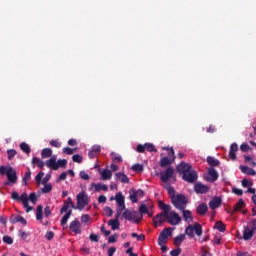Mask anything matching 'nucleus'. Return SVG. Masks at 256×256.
I'll use <instances>...</instances> for the list:
<instances>
[{
    "label": "nucleus",
    "mask_w": 256,
    "mask_h": 256,
    "mask_svg": "<svg viewBox=\"0 0 256 256\" xmlns=\"http://www.w3.org/2000/svg\"><path fill=\"white\" fill-rule=\"evenodd\" d=\"M11 199H13V201H21L23 207L26 209V213H29L33 211V207L29 206V201H31V203H37V194L32 192L28 196L27 193L24 192L19 196V193L12 192Z\"/></svg>",
    "instance_id": "nucleus-1"
},
{
    "label": "nucleus",
    "mask_w": 256,
    "mask_h": 256,
    "mask_svg": "<svg viewBox=\"0 0 256 256\" xmlns=\"http://www.w3.org/2000/svg\"><path fill=\"white\" fill-rule=\"evenodd\" d=\"M158 207L161 211L165 212L166 221L169 225H179V223H181V216H179V213L171 211V205L165 204L163 201L159 200Z\"/></svg>",
    "instance_id": "nucleus-2"
},
{
    "label": "nucleus",
    "mask_w": 256,
    "mask_h": 256,
    "mask_svg": "<svg viewBox=\"0 0 256 256\" xmlns=\"http://www.w3.org/2000/svg\"><path fill=\"white\" fill-rule=\"evenodd\" d=\"M0 175H6L8 181L5 182V185L17 183V171L11 166H0Z\"/></svg>",
    "instance_id": "nucleus-3"
},
{
    "label": "nucleus",
    "mask_w": 256,
    "mask_h": 256,
    "mask_svg": "<svg viewBox=\"0 0 256 256\" xmlns=\"http://www.w3.org/2000/svg\"><path fill=\"white\" fill-rule=\"evenodd\" d=\"M46 167L52 169V171H57L60 167H67V159H59L57 161V156H52L48 161H46Z\"/></svg>",
    "instance_id": "nucleus-4"
},
{
    "label": "nucleus",
    "mask_w": 256,
    "mask_h": 256,
    "mask_svg": "<svg viewBox=\"0 0 256 256\" xmlns=\"http://www.w3.org/2000/svg\"><path fill=\"white\" fill-rule=\"evenodd\" d=\"M171 203L176 209H178V211H183L187 208L189 200L185 195L178 194L176 197L172 198Z\"/></svg>",
    "instance_id": "nucleus-5"
},
{
    "label": "nucleus",
    "mask_w": 256,
    "mask_h": 256,
    "mask_svg": "<svg viewBox=\"0 0 256 256\" xmlns=\"http://www.w3.org/2000/svg\"><path fill=\"white\" fill-rule=\"evenodd\" d=\"M185 233L190 239H194L195 235L201 237V235H203V227L199 223H195L194 225H188V227H186L185 229Z\"/></svg>",
    "instance_id": "nucleus-6"
},
{
    "label": "nucleus",
    "mask_w": 256,
    "mask_h": 256,
    "mask_svg": "<svg viewBox=\"0 0 256 256\" xmlns=\"http://www.w3.org/2000/svg\"><path fill=\"white\" fill-rule=\"evenodd\" d=\"M164 151H169L168 156L160 159V167H169L175 161V150L169 147H163Z\"/></svg>",
    "instance_id": "nucleus-7"
},
{
    "label": "nucleus",
    "mask_w": 256,
    "mask_h": 256,
    "mask_svg": "<svg viewBox=\"0 0 256 256\" xmlns=\"http://www.w3.org/2000/svg\"><path fill=\"white\" fill-rule=\"evenodd\" d=\"M138 216H139V213L131 209H126L122 214V217H124L126 221H134V223H137V224L143 221V216H139V217Z\"/></svg>",
    "instance_id": "nucleus-8"
},
{
    "label": "nucleus",
    "mask_w": 256,
    "mask_h": 256,
    "mask_svg": "<svg viewBox=\"0 0 256 256\" xmlns=\"http://www.w3.org/2000/svg\"><path fill=\"white\" fill-rule=\"evenodd\" d=\"M76 201H77V209H79V211H83L85 207L89 205V196H87L85 191H82L77 195Z\"/></svg>",
    "instance_id": "nucleus-9"
},
{
    "label": "nucleus",
    "mask_w": 256,
    "mask_h": 256,
    "mask_svg": "<svg viewBox=\"0 0 256 256\" xmlns=\"http://www.w3.org/2000/svg\"><path fill=\"white\" fill-rule=\"evenodd\" d=\"M171 235H173V228L168 227L163 229L158 237V245L159 246H163L165 244H167V239H169V237H171Z\"/></svg>",
    "instance_id": "nucleus-10"
},
{
    "label": "nucleus",
    "mask_w": 256,
    "mask_h": 256,
    "mask_svg": "<svg viewBox=\"0 0 256 256\" xmlns=\"http://www.w3.org/2000/svg\"><path fill=\"white\" fill-rule=\"evenodd\" d=\"M136 151L138 153H145V151H148L149 153H157V148H155V145L152 143H145L144 145L138 144Z\"/></svg>",
    "instance_id": "nucleus-11"
},
{
    "label": "nucleus",
    "mask_w": 256,
    "mask_h": 256,
    "mask_svg": "<svg viewBox=\"0 0 256 256\" xmlns=\"http://www.w3.org/2000/svg\"><path fill=\"white\" fill-rule=\"evenodd\" d=\"M197 178L198 175L195 170H189L182 175L183 181H187V183H195V181H197Z\"/></svg>",
    "instance_id": "nucleus-12"
},
{
    "label": "nucleus",
    "mask_w": 256,
    "mask_h": 256,
    "mask_svg": "<svg viewBox=\"0 0 256 256\" xmlns=\"http://www.w3.org/2000/svg\"><path fill=\"white\" fill-rule=\"evenodd\" d=\"M153 223H154V227H159L161 225H163V223H165V221H167V216H165V211H162L160 213H158L157 215H155L152 219Z\"/></svg>",
    "instance_id": "nucleus-13"
},
{
    "label": "nucleus",
    "mask_w": 256,
    "mask_h": 256,
    "mask_svg": "<svg viewBox=\"0 0 256 256\" xmlns=\"http://www.w3.org/2000/svg\"><path fill=\"white\" fill-rule=\"evenodd\" d=\"M173 173H175L173 167H168L164 173H161L160 179L162 183H167L173 177Z\"/></svg>",
    "instance_id": "nucleus-14"
},
{
    "label": "nucleus",
    "mask_w": 256,
    "mask_h": 256,
    "mask_svg": "<svg viewBox=\"0 0 256 256\" xmlns=\"http://www.w3.org/2000/svg\"><path fill=\"white\" fill-rule=\"evenodd\" d=\"M81 222L79 220L75 219L70 223L69 229L72 233H75L76 235H81Z\"/></svg>",
    "instance_id": "nucleus-15"
},
{
    "label": "nucleus",
    "mask_w": 256,
    "mask_h": 256,
    "mask_svg": "<svg viewBox=\"0 0 256 256\" xmlns=\"http://www.w3.org/2000/svg\"><path fill=\"white\" fill-rule=\"evenodd\" d=\"M194 191L198 195H204L205 193L209 192V186H207L205 184H201V183H196L194 185Z\"/></svg>",
    "instance_id": "nucleus-16"
},
{
    "label": "nucleus",
    "mask_w": 256,
    "mask_h": 256,
    "mask_svg": "<svg viewBox=\"0 0 256 256\" xmlns=\"http://www.w3.org/2000/svg\"><path fill=\"white\" fill-rule=\"evenodd\" d=\"M222 203H223V199H221V197H219V196H216L210 200L209 207L212 210L219 209V207H221Z\"/></svg>",
    "instance_id": "nucleus-17"
},
{
    "label": "nucleus",
    "mask_w": 256,
    "mask_h": 256,
    "mask_svg": "<svg viewBox=\"0 0 256 256\" xmlns=\"http://www.w3.org/2000/svg\"><path fill=\"white\" fill-rule=\"evenodd\" d=\"M208 177V181H210V183H215V181L219 179V173L215 168L211 167L208 169Z\"/></svg>",
    "instance_id": "nucleus-18"
},
{
    "label": "nucleus",
    "mask_w": 256,
    "mask_h": 256,
    "mask_svg": "<svg viewBox=\"0 0 256 256\" xmlns=\"http://www.w3.org/2000/svg\"><path fill=\"white\" fill-rule=\"evenodd\" d=\"M237 151H239V146L237 145V143L231 144L230 151H229V158L232 161L237 160Z\"/></svg>",
    "instance_id": "nucleus-19"
},
{
    "label": "nucleus",
    "mask_w": 256,
    "mask_h": 256,
    "mask_svg": "<svg viewBox=\"0 0 256 256\" xmlns=\"http://www.w3.org/2000/svg\"><path fill=\"white\" fill-rule=\"evenodd\" d=\"M177 171L178 173H181L182 175H185V173H188L189 171H191V165L185 163V162H181L178 166H177Z\"/></svg>",
    "instance_id": "nucleus-20"
},
{
    "label": "nucleus",
    "mask_w": 256,
    "mask_h": 256,
    "mask_svg": "<svg viewBox=\"0 0 256 256\" xmlns=\"http://www.w3.org/2000/svg\"><path fill=\"white\" fill-rule=\"evenodd\" d=\"M100 153H101V146L94 145L92 146L91 150H89L88 157L89 159H95V157H97V155H99Z\"/></svg>",
    "instance_id": "nucleus-21"
},
{
    "label": "nucleus",
    "mask_w": 256,
    "mask_h": 256,
    "mask_svg": "<svg viewBox=\"0 0 256 256\" xmlns=\"http://www.w3.org/2000/svg\"><path fill=\"white\" fill-rule=\"evenodd\" d=\"M254 235H255V232L253 230H250L249 227H244V231H243L244 241H251Z\"/></svg>",
    "instance_id": "nucleus-22"
},
{
    "label": "nucleus",
    "mask_w": 256,
    "mask_h": 256,
    "mask_svg": "<svg viewBox=\"0 0 256 256\" xmlns=\"http://www.w3.org/2000/svg\"><path fill=\"white\" fill-rule=\"evenodd\" d=\"M207 211H209V207H207V204L205 203H201L200 205H198V207L196 208V213L198 215H201L202 217L207 215Z\"/></svg>",
    "instance_id": "nucleus-23"
},
{
    "label": "nucleus",
    "mask_w": 256,
    "mask_h": 256,
    "mask_svg": "<svg viewBox=\"0 0 256 256\" xmlns=\"http://www.w3.org/2000/svg\"><path fill=\"white\" fill-rule=\"evenodd\" d=\"M109 227H111L112 231H117L119 227H121V223L119 222V217H115V219H110L108 221Z\"/></svg>",
    "instance_id": "nucleus-24"
},
{
    "label": "nucleus",
    "mask_w": 256,
    "mask_h": 256,
    "mask_svg": "<svg viewBox=\"0 0 256 256\" xmlns=\"http://www.w3.org/2000/svg\"><path fill=\"white\" fill-rule=\"evenodd\" d=\"M10 223H21L22 225H27V220L22 216H15L14 214H12V216L10 217Z\"/></svg>",
    "instance_id": "nucleus-25"
},
{
    "label": "nucleus",
    "mask_w": 256,
    "mask_h": 256,
    "mask_svg": "<svg viewBox=\"0 0 256 256\" xmlns=\"http://www.w3.org/2000/svg\"><path fill=\"white\" fill-rule=\"evenodd\" d=\"M115 179L116 181H120V183H129V177L123 172H117Z\"/></svg>",
    "instance_id": "nucleus-26"
},
{
    "label": "nucleus",
    "mask_w": 256,
    "mask_h": 256,
    "mask_svg": "<svg viewBox=\"0 0 256 256\" xmlns=\"http://www.w3.org/2000/svg\"><path fill=\"white\" fill-rule=\"evenodd\" d=\"M240 171H242L245 175H251L252 177H255L256 175V171L249 166L240 165Z\"/></svg>",
    "instance_id": "nucleus-27"
},
{
    "label": "nucleus",
    "mask_w": 256,
    "mask_h": 256,
    "mask_svg": "<svg viewBox=\"0 0 256 256\" xmlns=\"http://www.w3.org/2000/svg\"><path fill=\"white\" fill-rule=\"evenodd\" d=\"M243 207H245V201L243 200V198H240L238 202L234 205V209L231 212V215H233V213H237V211H241Z\"/></svg>",
    "instance_id": "nucleus-28"
},
{
    "label": "nucleus",
    "mask_w": 256,
    "mask_h": 256,
    "mask_svg": "<svg viewBox=\"0 0 256 256\" xmlns=\"http://www.w3.org/2000/svg\"><path fill=\"white\" fill-rule=\"evenodd\" d=\"M32 165L33 167H39V169H44L45 168V162L43 160L39 159L38 157H33L32 158Z\"/></svg>",
    "instance_id": "nucleus-29"
},
{
    "label": "nucleus",
    "mask_w": 256,
    "mask_h": 256,
    "mask_svg": "<svg viewBox=\"0 0 256 256\" xmlns=\"http://www.w3.org/2000/svg\"><path fill=\"white\" fill-rule=\"evenodd\" d=\"M208 165H210V167H219L220 163L219 160L215 159V157L213 156H208L206 159Z\"/></svg>",
    "instance_id": "nucleus-30"
},
{
    "label": "nucleus",
    "mask_w": 256,
    "mask_h": 256,
    "mask_svg": "<svg viewBox=\"0 0 256 256\" xmlns=\"http://www.w3.org/2000/svg\"><path fill=\"white\" fill-rule=\"evenodd\" d=\"M42 159H49V157H53V150L51 148H44L41 151Z\"/></svg>",
    "instance_id": "nucleus-31"
},
{
    "label": "nucleus",
    "mask_w": 256,
    "mask_h": 256,
    "mask_svg": "<svg viewBox=\"0 0 256 256\" xmlns=\"http://www.w3.org/2000/svg\"><path fill=\"white\" fill-rule=\"evenodd\" d=\"M101 177H102L103 181H109V179H111L113 177V172H111V170L104 169L101 172Z\"/></svg>",
    "instance_id": "nucleus-32"
},
{
    "label": "nucleus",
    "mask_w": 256,
    "mask_h": 256,
    "mask_svg": "<svg viewBox=\"0 0 256 256\" xmlns=\"http://www.w3.org/2000/svg\"><path fill=\"white\" fill-rule=\"evenodd\" d=\"M91 185H92V187L95 188V191H97V192H99V191H109V187L106 184H101V183L95 184V183H92Z\"/></svg>",
    "instance_id": "nucleus-33"
},
{
    "label": "nucleus",
    "mask_w": 256,
    "mask_h": 256,
    "mask_svg": "<svg viewBox=\"0 0 256 256\" xmlns=\"http://www.w3.org/2000/svg\"><path fill=\"white\" fill-rule=\"evenodd\" d=\"M29 181H31V168H27V172H25L24 177L22 178V182L24 185H29Z\"/></svg>",
    "instance_id": "nucleus-34"
},
{
    "label": "nucleus",
    "mask_w": 256,
    "mask_h": 256,
    "mask_svg": "<svg viewBox=\"0 0 256 256\" xmlns=\"http://www.w3.org/2000/svg\"><path fill=\"white\" fill-rule=\"evenodd\" d=\"M214 229H217L218 231H220V233H225L227 228L225 227L223 221H217L214 225Z\"/></svg>",
    "instance_id": "nucleus-35"
},
{
    "label": "nucleus",
    "mask_w": 256,
    "mask_h": 256,
    "mask_svg": "<svg viewBox=\"0 0 256 256\" xmlns=\"http://www.w3.org/2000/svg\"><path fill=\"white\" fill-rule=\"evenodd\" d=\"M71 215H73V210H69V211L62 217L60 224H61L62 226L67 225V221H69Z\"/></svg>",
    "instance_id": "nucleus-36"
},
{
    "label": "nucleus",
    "mask_w": 256,
    "mask_h": 256,
    "mask_svg": "<svg viewBox=\"0 0 256 256\" xmlns=\"http://www.w3.org/2000/svg\"><path fill=\"white\" fill-rule=\"evenodd\" d=\"M186 237L185 234H180L178 236H176L174 238V245H176V247H179V245H181V243H183V241H185Z\"/></svg>",
    "instance_id": "nucleus-37"
},
{
    "label": "nucleus",
    "mask_w": 256,
    "mask_h": 256,
    "mask_svg": "<svg viewBox=\"0 0 256 256\" xmlns=\"http://www.w3.org/2000/svg\"><path fill=\"white\" fill-rule=\"evenodd\" d=\"M36 220L42 221L43 220V206L38 205L36 208Z\"/></svg>",
    "instance_id": "nucleus-38"
},
{
    "label": "nucleus",
    "mask_w": 256,
    "mask_h": 256,
    "mask_svg": "<svg viewBox=\"0 0 256 256\" xmlns=\"http://www.w3.org/2000/svg\"><path fill=\"white\" fill-rule=\"evenodd\" d=\"M183 214L184 221H193V216L191 215V210H181Z\"/></svg>",
    "instance_id": "nucleus-39"
},
{
    "label": "nucleus",
    "mask_w": 256,
    "mask_h": 256,
    "mask_svg": "<svg viewBox=\"0 0 256 256\" xmlns=\"http://www.w3.org/2000/svg\"><path fill=\"white\" fill-rule=\"evenodd\" d=\"M20 149L21 151H23V153H26V155H29V153H31V147L25 142H22L20 144Z\"/></svg>",
    "instance_id": "nucleus-40"
},
{
    "label": "nucleus",
    "mask_w": 256,
    "mask_h": 256,
    "mask_svg": "<svg viewBox=\"0 0 256 256\" xmlns=\"http://www.w3.org/2000/svg\"><path fill=\"white\" fill-rule=\"evenodd\" d=\"M126 210H127V208L125 206V203L118 204L115 217H121L123 211H126Z\"/></svg>",
    "instance_id": "nucleus-41"
},
{
    "label": "nucleus",
    "mask_w": 256,
    "mask_h": 256,
    "mask_svg": "<svg viewBox=\"0 0 256 256\" xmlns=\"http://www.w3.org/2000/svg\"><path fill=\"white\" fill-rule=\"evenodd\" d=\"M132 171H135L136 173H143L145 171V168L143 167V164L136 163L131 167Z\"/></svg>",
    "instance_id": "nucleus-42"
},
{
    "label": "nucleus",
    "mask_w": 256,
    "mask_h": 256,
    "mask_svg": "<svg viewBox=\"0 0 256 256\" xmlns=\"http://www.w3.org/2000/svg\"><path fill=\"white\" fill-rule=\"evenodd\" d=\"M117 205H121L125 203V196L121 192L117 193L115 196Z\"/></svg>",
    "instance_id": "nucleus-43"
},
{
    "label": "nucleus",
    "mask_w": 256,
    "mask_h": 256,
    "mask_svg": "<svg viewBox=\"0 0 256 256\" xmlns=\"http://www.w3.org/2000/svg\"><path fill=\"white\" fill-rule=\"evenodd\" d=\"M139 213L143 217V215H147L149 213V207L145 204H141L139 207Z\"/></svg>",
    "instance_id": "nucleus-44"
},
{
    "label": "nucleus",
    "mask_w": 256,
    "mask_h": 256,
    "mask_svg": "<svg viewBox=\"0 0 256 256\" xmlns=\"http://www.w3.org/2000/svg\"><path fill=\"white\" fill-rule=\"evenodd\" d=\"M167 192H168V195H169L171 201H172L173 199H175V197H177V195H175V188H174L173 186H169V187L167 188Z\"/></svg>",
    "instance_id": "nucleus-45"
},
{
    "label": "nucleus",
    "mask_w": 256,
    "mask_h": 256,
    "mask_svg": "<svg viewBox=\"0 0 256 256\" xmlns=\"http://www.w3.org/2000/svg\"><path fill=\"white\" fill-rule=\"evenodd\" d=\"M7 155H8V161H12L13 157H15V155H17V150L9 149V150H7Z\"/></svg>",
    "instance_id": "nucleus-46"
},
{
    "label": "nucleus",
    "mask_w": 256,
    "mask_h": 256,
    "mask_svg": "<svg viewBox=\"0 0 256 256\" xmlns=\"http://www.w3.org/2000/svg\"><path fill=\"white\" fill-rule=\"evenodd\" d=\"M72 161L74 163H83V156H81L79 154H75L72 156Z\"/></svg>",
    "instance_id": "nucleus-47"
},
{
    "label": "nucleus",
    "mask_w": 256,
    "mask_h": 256,
    "mask_svg": "<svg viewBox=\"0 0 256 256\" xmlns=\"http://www.w3.org/2000/svg\"><path fill=\"white\" fill-rule=\"evenodd\" d=\"M49 145L55 147L56 149H61V142L59 140H50Z\"/></svg>",
    "instance_id": "nucleus-48"
},
{
    "label": "nucleus",
    "mask_w": 256,
    "mask_h": 256,
    "mask_svg": "<svg viewBox=\"0 0 256 256\" xmlns=\"http://www.w3.org/2000/svg\"><path fill=\"white\" fill-rule=\"evenodd\" d=\"M2 241L6 243V245H13V238L11 236H3Z\"/></svg>",
    "instance_id": "nucleus-49"
},
{
    "label": "nucleus",
    "mask_w": 256,
    "mask_h": 256,
    "mask_svg": "<svg viewBox=\"0 0 256 256\" xmlns=\"http://www.w3.org/2000/svg\"><path fill=\"white\" fill-rule=\"evenodd\" d=\"M131 236H132L133 238H136L137 241H145V235H144V234H140V235H139V234L133 232V233L131 234Z\"/></svg>",
    "instance_id": "nucleus-50"
},
{
    "label": "nucleus",
    "mask_w": 256,
    "mask_h": 256,
    "mask_svg": "<svg viewBox=\"0 0 256 256\" xmlns=\"http://www.w3.org/2000/svg\"><path fill=\"white\" fill-rule=\"evenodd\" d=\"M51 191H53L51 184H45L44 188H42V193H51Z\"/></svg>",
    "instance_id": "nucleus-51"
},
{
    "label": "nucleus",
    "mask_w": 256,
    "mask_h": 256,
    "mask_svg": "<svg viewBox=\"0 0 256 256\" xmlns=\"http://www.w3.org/2000/svg\"><path fill=\"white\" fill-rule=\"evenodd\" d=\"M91 221V216L89 214H84L81 216L82 223H89Z\"/></svg>",
    "instance_id": "nucleus-52"
},
{
    "label": "nucleus",
    "mask_w": 256,
    "mask_h": 256,
    "mask_svg": "<svg viewBox=\"0 0 256 256\" xmlns=\"http://www.w3.org/2000/svg\"><path fill=\"white\" fill-rule=\"evenodd\" d=\"M90 241H93L94 243H99V235L92 233L89 236Z\"/></svg>",
    "instance_id": "nucleus-53"
},
{
    "label": "nucleus",
    "mask_w": 256,
    "mask_h": 256,
    "mask_svg": "<svg viewBox=\"0 0 256 256\" xmlns=\"http://www.w3.org/2000/svg\"><path fill=\"white\" fill-rule=\"evenodd\" d=\"M79 176L84 180V181H89L90 177L89 174L85 171H80Z\"/></svg>",
    "instance_id": "nucleus-54"
},
{
    "label": "nucleus",
    "mask_w": 256,
    "mask_h": 256,
    "mask_svg": "<svg viewBox=\"0 0 256 256\" xmlns=\"http://www.w3.org/2000/svg\"><path fill=\"white\" fill-rule=\"evenodd\" d=\"M240 149L243 153H247V151H249L251 149V147H249V144L243 143V144H241Z\"/></svg>",
    "instance_id": "nucleus-55"
},
{
    "label": "nucleus",
    "mask_w": 256,
    "mask_h": 256,
    "mask_svg": "<svg viewBox=\"0 0 256 256\" xmlns=\"http://www.w3.org/2000/svg\"><path fill=\"white\" fill-rule=\"evenodd\" d=\"M130 201H132L133 203H137V194L135 192V190H132V193H130Z\"/></svg>",
    "instance_id": "nucleus-56"
},
{
    "label": "nucleus",
    "mask_w": 256,
    "mask_h": 256,
    "mask_svg": "<svg viewBox=\"0 0 256 256\" xmlns=\"http://www.w3.org/2000/svg\"><path fill=\"white\" fill-rule=\"evenodd\" d=\"M18 235L19 237H21V239H23L25 241V239H27V237H29V234H27V232L23 231V230H19L18 231Z\"/></svg>",
    "instance_id": "nucleus-57"
},
{
    "label": "nucleus",
    "mask_w": 256,
    "mask_h": 256,
    "mask_svg": "<svg viewBox=\"0 0 256 256\" xmlns=\"http://www.w3.org/2000/svg\"><path fill=\"white\" fill-rule=\"evenodd\" d=\"M170 255L171 256H179V255H181V248L178 247V248L170 251Z\"/></svg>",
    "instance_id": "nucleus-58"
},
{
    "label": "nucleus",
    "mask_w": 256,
    "mask_h": 256,
    "mask_svg": "<svg viewBox=\"0 0 256 256\" xmlns=\"http://www.w3.org/2000/svg\"><path fill=\"white\" fill-rule=\"evenodd\" d=\"M65 179H67V172H62L56 180V183H59V181H65Z\"/></svg>",
    "instance_id": "nucleus-59"
},
{
    "label": "nucleus",
    "mask_w": 256,
    "mask_h": 256,
    "mask_svg": "<svg viewBox=\"0 0 256 256\" xmlns=\"http://www.w3.org/2000/svg\"><path fill=\"white\" fill-rule=\"evenodd\" d=\"M104 211H105L107 217H113V209H111V207H108V206L105 207Z\"/></svg>",
    "instance_id": "nucleus-60"
},
{
    "label": "nucleus",
    "mask_w": 256,
    "mask_h": 256,
    "mask_svg": "<svg viewBox=\"0 0 256 256\" xmlns=\"http://www.w3.org/2000/svg\"><path fill=\"white\" fill-rule=\"evenodd\" d=\"M232 193H234V195H238V197L243 195V191L239 188H232Z\"/></svg>",
    "instance_id": "nucleus-61"
},
{
    "label": "nucleus",
    "mask_w": 256,
    "mask_h": 256,
    "mask_svg": "<svg viewBox=\"0 0 256 256\" xmlns=\"http://www.w3.org/2000/svg\"><path fill=\"white\" fill-rule=\"evenodd\" d=\"M44 216H45V217H51V207L46 206V207L44 208Z\"/></svg>",
    "instance_id": "nucleus-62"
},
{
    "label": "nucleus",
    "mask_w": 256,
    "mask_h": 256,
    "mask_svg": "<svg viewBox=\"0 0 256 256\" xmlns=\"http://www.w3.org/2000/svg\"><path fill=\"white\" fill-rule=\"evenodd\" d=\"M63 153H65L66 155H73L74 151L70 147H65L63 148Z\"/></svg>",
    "instance_id": "nucleus-63"
},
{
    "label": "nucleus",
    "mask_w": 256,
    "mask_h": 256,
    "mask_svg": "<svg viewBox=\"0 0 256 256\" xmlns=\"http://www.w3.org/2000/svg\"><path fill=\"white\" fill-rule=\"evenodd\" d=\"M249 225H250V230L255 232L256 231V219H253L252 221H250Z\"/></svg>",
    "instance_id": "nucleus-64"
}]
</instances>
